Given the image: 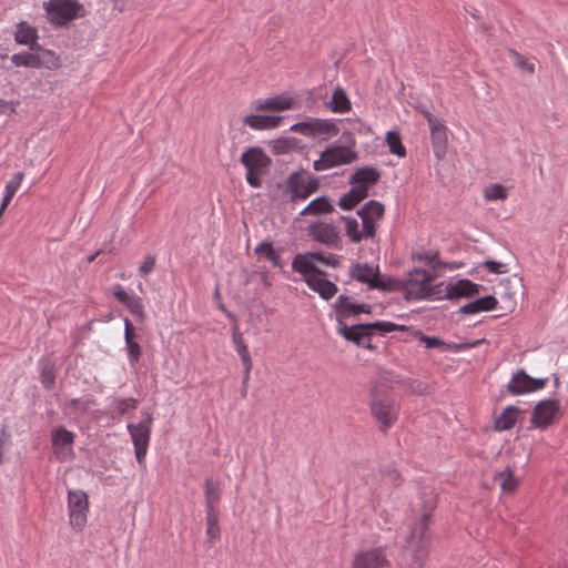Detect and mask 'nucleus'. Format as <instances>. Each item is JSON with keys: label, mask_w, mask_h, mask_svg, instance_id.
Returning <instances> with one entry per match:
<instances>
[{"label": "nucleus", "mask_w": 568, "mask_h": 568, "mask_svg": "<svg viewBox=\"0 0 568 568\" xmlns=\"http://www.w3.org/2000/svg\"><path fill=\"white\" fill-rule=\"evenodd\" d=\"M317 263L336 267L339 258L334 254L325 255L320 252L298 253L292 261V270L303 276L312 291L322 298L329 300L337 293V286L326 278V273L318 268Z\"/></svg>", "instance_id": "f257e3e1"}, {"label": "nucleus", "mask_w": 568, "mask_h": 568, "mask_svg": "<svg viewBox=\"0 0 568 568\" xmlns=\"http://www.w3.org/2000/svg\"><path fill=\"white\" fill-rule=\"evenodd\" d=\"M42 383L45 388H51L54 384V374L52 367L45 364L41 372Z\"/></svg>", "instance_id": "8fccbe9b"}, {"label": "nucleus", "mask_w": 568, "mask_h": 568, "mask_svg": "<svg viewBox=\"0 0 568 568\" xmlns=\"http://www.w3.org/2000/svg\"><path fill=\"white\" fill-rule=\"evenodd\" d=\"M372 331H379L383 333H390L398 328V326L392 322H376L371 324Z\"/></svg>", "instance_id": "3c124183"}, {"label": "nucleus", "mask_w": 568, "mask_h": 568, "mask_svg": "<svg viewBox=\"0 0 568 568\" xmlns=\"http://www.w3.org/2000/svg\"><path fill=\"white\" fill-rule=\"evenodd\" d=\"M10 60L14 67L38 69V50L14 53L11 55Z\"/></svg>", "instance_id": "e433bc0d"}, {"label": "nucleus", "mask_w": 568, "mask_h": 568, "mask_svg": "<svg viewBox=\"0 0 568 568\" xmlns=\"http://www.w3.org/2000/svg\"><path fill=\"white\" fill-rule=\"evenodd\" d=\"M485 265L489 270V272H491L494 274H501L504 272V270H503L504 265L499 262L486 261Z\"/></svg>", "instance_id": "5fc2aeb1"}, {"label": "nucleus", "mask_w": 568, "mask_h": 568, "mask_svg": "<svg viewBox=\"0 0 568 568\" xmlns=\"http://www.w3.org/2000/svg\"><path fill=\"white\" fill-rule=\"evenodd\" d=\"M509 55L513 58L514 63L517 68L521 69L523 71L527 72L528 74L535 73V63L518 53L515 50H509Z\"/></svg>", "instance_id": "a18cd8bd"}, {"label": "nucleus", "mask_w": 568, "mask_h": 568, "mask_svg": "<svg viewBox=\"0 0 568 568\" xmlns=\"http://www.w3.org/2000/svg\"><path fill=\"white\" fill-rule=\"evenodd\" d=\"M385 209L384 205L378 201H369L367 202L361 211H358V215L362 219L364 224L366 235H375L376 232V223L384 215Z\"/></svg>", "instance_id": "aec40b11"}, {"label": "nucleus", "mask_w": 568, "mask_h": 568, "mask_svg": "<svg viewBox=\"0 0 568 568\" xmlns=\"http://www.w3.org/2000/svg\"><path fill=\"white\" fill-rule=\"evenodd\" d=\"M125 345H126L128 356H129V361H130L131 365L136 364L142 354L140 344L136 341H134V342L128 341V342H125Z\"/></svg>", "instance_id": "49530a36"}, {"label": "nucleus", "mask_w": 568, "mask_h": 568, "mask_svg": "<svg viewBox=\"0 0 568 568\" xmlns=\"http://www.w3.org/2000/svg\"><path fill=\"white\" fill-rule=\"evenodd\" d=\"M6 210H2V205H0V219L2 217Z\"/></svg>", "instance_id": "e2e57ef3"}, {"label": "nucleus", "mask_w": 568, "mask_h": 568, "mask_svg": "<svg viewBox=\"0 0 568 568\" xmlns=\"http://www.w3.org/2000/svg\"><path fill=\"white\" fill-rule=\"evenodd\" d=\"M428 129L430 131V142L435 158L438 161L445 159L448 150V128L437 119L428 114Z\"/></svg>", "instance_id": "4468645a"}, {"label": "nucleus", "mask_w": 568, "mask_h": 568, "mask_svg": "<svg viewBox=\"0 0 568 568\" xmlns=\"http://www.w3.org/2000/svg\"><path fill=\"white\" fill-rule=\"evenodd\" d=\"M331 110L335 113H346L351 110V101L342 88H336L333 91Z\"/></svg>", "instance_id": "72a5a7b5"}, {"label": "nucleus", "mask_w": 568, "mask_h": 568, "mask_svg": "<svg viewBox=\"0 0 568 568\" xmlns=\"http://www.w3.org/2000/svg\"><path fill=\"white\" fill-rule=\"evenodd\" d=\"M484 342H485V339H476V341L468 342V343L447 344L436 337H428V348L442 347L444 351L458 353V352H463V351H467V349L477 347V346L481 345Z\"/></svg>", "instance_id": "c756f323"}, {"label": "nucleus", "mask_w": 568, "mask_h": 568, "mask_svg": "<svg viewBox=\"0 0 568 568\" xmlns=\"http://www.w3.org/2000/svg\"><path fill=\"white\" fill-rule=\"evenodd\" d=\"M296 105V100L287 94H277L266 99H258L252 102V109L258 111H275L282 112L293 110Z\"/></svg>", "instance_id": "a211bd4d"}, {"label": "nucleus", "mask_w": 568, "mask_h": 568, "mask_svg": "<svg viewBox=\"0 0 568 568\" xmlns=\"http://www.w3.org/2000/svg\"><path fill=\"white\" fill-rule=\"evenodd\" d=\"M353 184L351 191L353 192V195H356L357 199L363 201L368 195V190L366 185H363L358 182H351Z\"/></svg>", "instance_id": "603ef678"}, {"label": "nucleus", "mask_w": 568, "mask_h": 568, "mask_svg": "<svg viewBox=\"0 0 568 568\" xmlns=\"http://www.w3.org/2000/svg\"><path fill=\"white\" fill-rule=\"evenodd\" d=\"M384 547L372 548L355 555L353 568H389Z\"/></svg>", "instance_id": "f3484780"}, {"label": "nucleus", "mask_w": 568, "mask_h": 568, "mask_svg": "<svg viewBox=\"0 0 568 568\" xmlns=\"http://www.w3.org/2000/svg\"><path fill=\"white\" fill-rule=\"evenodd\" d=\"M483 195L487 202L505 201L508 197V189L500 183H494L484 189Z\"/></svg>", "instance_id": "a19ab883"}, {"label": "nucleus", "mask_w": 568, "mask_h": 568, "mask_svg": "<svg viewBox=\"0 0 568 568\" xmlns=\"http://www.w3.org/2000/svg\"><path fill=\"white\" fill-rule=\"evenodd\" d=\"M38 31L34 27L27 22H20L17 26L14 40L18 44L30 45L34 50L33 44H37Z\"/></svg>", "instance_id": "c85d7f7f"}, {"label": "nucleus", "mask_w": 568, "mask_h": 568, "mask_svg": "<svg viewBox=\"0 0 568 568\" xmlns=\"http://www.w3.org/2000/svg\"><path fill=\"white\" fill-rule=\"evenodd\" d=\"M521 413L523 412L520 408L514 405L505 407L501 414L494 420L495 429L498 432H504L513 428L518 422Z\"/></svg>", "instance_id": "bb28decb"}, {"label": "nucleus", "mask_w": 568, "mask_h": 568, "mask_svg": "<svg viewBox=\"0 0 568 568\" xmlns=\"http://www.w3.org/2000/svg\"><path fill=\"white\" fill-rule=\"evenodd\" d=\"M75 435L64 427H57L51 432V442L57 459L65 462L74 457L72 447Z\"/></svg>", "instance_id": "ddd939ff"}, {"label": "nucleus", "mask_w": 568, "mask_h": 568, "mask_svg": "<svg viewBox=\"0 0 568 568\" xmlns=\"http://www.w3.org/2000/svg\"><path fill=\"white\" fill-rule=\"evenodd\" d=\"M37 47H38V69L44 68L48 70H58L61 68V65H62L61 59L55 52H53L51 50H47V49H41L39 45H37Z\"/></svg>", "instance_id": "2f4dec72"}, {"label": "nucleus", "mask_w": 568, "mask_h": 568, "mask_svg": "<svg viewBox=\"0 0 568 568\" xmlns=\"http://www.w3.org/2000/svg\"><path fill=\"white\" fill-rule=\"evenodd\" d=\"M385 142L388 146V150L392 154L397 155L398 158L406 156V148L402 143V138L399 132L397 131H387L385 135Z\"/></svg>", "instance_id": "4c0bfd02"}, {"label": "nucleus", "mask_w": 568, "mask_h": 568, "mask_svg": "<svg viewBox=\"0 0 568 568\" xmlns=\"http://www.w3.org/2000/svg\"><path fill=\"white\" fill-rule=\"evenodd\" d=\"M356 159L357 153L353 149L343 145H334L322 152L321 158L314 161L313 168L317 172L325 171L335 166L349 164Z\"/></svg>", "instance_id": "1a4fd4ad"}, {"label": "nucleus", "mask_w": 568, "mask_h": 568, "mask_svg": "<svg viewBox=\"0 0 568 568\" xmlns=\"http://www.w3.org/2000/svg\"><path fill=\"white\" fill-rule=\"evenodd\" d=\"M381 175L376 169L373 168H364L357 170L352 176L351 182H358L367 187L376 184L379 180Z\"/></svg>", "instance_id": "f704fd0d"}, {"label": "nucleus", "mask_w": 568, "mask_h": 568, "mask_svg": "<svg viewBox=\"0 0 568 568\" xmlns=\"http://www.w3.org/2000/svg\"><path fill=\"white\" fill-rule=\"evenodd\" d=\"M156 260L153 255L144 256L143 261L139 266V273L141 276H146L150 274L155 267Z\"/></svg>", "instance_id": "09e8293b"}, {"label": "nucleus", "mask_w": 568, "mask_h": 568, "mask_svg": "<svg viewBox=\"0 0 568 568\" xmlns=\"http://www.w3.org/2000/svg\"><path fill=\"white\" fill-rule=\"evenodd\" d=\"M494 483L500 488L503 494L507 495L514 494L518 484L514 473L509 468L498 473L494 477Z\"/></svg>", "instance_id": "7c9ffc66"}, {"label": "nucleus", "mask_w": 568, "mask_h": 568, "mask_svg": "<svg viewBox=\"0 0 568 568\" xmlns=\"http://www.w3.org/2000/svg\"><path fill=\"white\" fill-rule=\"evenodd\" d=\"M479 290L480 285L466 278L448 284L440 283L435 286L428 285V300L471 297L479 294Z\"/></svg>", "instance_id": "20e7f679"}, {"label": "nucleus", "mask_w": 568, "mask_h": 568, "mask_svg": "<svg viewBox=\"0 0 568 568\" xmlns=\"http://www.w3.org/2000/svg\"><path fill=\"white\" fill-rule=\"evenodd\" d=\"M48 20L53 24L63 26L78 17L81 4L74 0H49L43 4Z\"/></svg>", "instance_id": "9b49d317"}, {"label": "nucleus", "mask_w": 568, "mask_h": 568, "mask_svg": "<svg viewBox=\"0 0 568 568\" xmlns=\"http://www.w3.org/2000/svg\"><path fill=\"white\" fill-rule=\"evenodd\" d=\"M282 120L278 115L248 114L244 116L243 123L253 130H270L277 128Z\"/></svg>", "instance_id": "5701e85b"}, {"label": "nucleus", "mask_w": 568, "mask_h": 568, "mask_svg": "<svg viewBox=\"0 0 568 568\" xmlns=\"http://www.w3.org/2000/svg\"><path fill=\"white\" fill-rule=\"evenodd\" d=\"M546 384V378L530 377L524 369H521L513 375L507 388L513 395H523L542 389Z\"/></svg>", "instance_id": "dca6fc26"}, {"label": "nucleus", "mask_w": 568, "mask_h": 568, "mask_svg": "<svg viewBox=\"0 0 568 568\" xmlns=\"http://www.w3.org/2000/svg\"><path fill=\"white\" fill-rule=\"evenodd\" d=\"M246 169V181L252 187L261 186V176L271 164V159L261 148H251L241 156Z\"/></svg>", "instance_id": "39448f33"}, {"label": "nucleus", "mask_w": 568, "mask_h": 568, "mask_svg": "<svg viewBox=\"0 0 568 568\" xmlns=\"http://www.w3.org/2000/svg\"><path fill=\"white\" fill-rule=\"evenodd\" d=\"M206 494H207V497H214V495L216 494L214 484L211 480L206 481Z\"/></svg>", "instance_id": "6e6d98bb"}, {"label": "nucleus", "mask_w": 568, "mask_h": 568, "mask_svg": "<svg viewBox=\"0 0 568 568\" xmlns=\"http://www.w3.org/2000/svg\"><path fill=\"white\" fill-rule=\"evenodd\" d=\"M337 320L339 325L343 324V320L352 315H357L356 304L349 302V298L341 295L335 304Z\"/></svg>", "instance_id": "58836bf2"}, {"label": "nucleus", "mask_w": 568, "mask_h": 568, "mask_svg": "<svg viewBox=\"0 0 568 568\" xmlns=\"http://www.w3.org/2000/svg\"><path fill=\"white\" fill-rule=\"evenodd\" d=\"M233 321H235V318ZM236 333H241V332L239 329V326H237L236 322H234L232 334H236Z\"/></svg>", "instance_id": "052dcab7"}, {"label": "nucleus", "mask_w": 568, "mask_h": 568, "mask_svg": "<svg viewBox=\"0 0 568 568\" xmlns=\"http://www.w3.org/2000/svg\"><path fill=\"white\" fill-rule=\"evenodd\" d=\"M312 237L327 246L337 247L339 245V235L336 227L327 223H318L310 229Z\"/></svg>", "instance_id": "4be33fe9"}, {"label": "nucleus", "mask_w": 568, "mask_h": 568, "mask_svg": "<svg viewBox=\"0 0 568 568\" xmlns=\"http://www.w3.org/2000/svg\"><path fill=\"white\" fill-rule=\"evenodd\" d=\"M153 415L151 410L142 413V419L136 424H129L128 432L134 445L136 462L142 465L149 448L152 432Z\"/></svg>", "instance_id": "7ed1b4c3"}, {"label": "nucleus", "mask_w": 568, "mask_h": 568, "mask_svg": "<svg viewBox=\"0 0 568 568\" xmlns=\"http://www.w3.org/2000/svg\"><path fill=\"white\" fill-rule=\"evenodd\" d=\"M498 301L496 297L489 295L476 301H473L459 308L460 314H477L480 312H488L496 308Z\"/></svg>", "instance_id": "cd10ccee"}, {"label": "nucleus", "mask_w": 568, "mask_h": 568, "mask_svg": "<svg viewBox=\"0 0 568 568\" xmlns=\"http://www.w3.org/2000/svg\"><path fill=\"white\" fill-rule=\"evenodd\" d=\"M427 261H428V283L430 282L432 276L436 275V272L439 270V267L444 266V267H448L449 270H455V268L459 267L457 264H454V263H442L438 260V252H434L433 254L428 253Z\"/></svg>", "instance_id": "37998d69"}, {"label": "nucleus", "mask_w": 568, "mask_h": 568, "mask_svg": "<svg viewBox=\"0 0 568 568\" xmlns=\"http://www.w3.org/2000/svg\"><path fill=\"white\" fill-rule=\"evenodd\" d=\"M214 296H215L216 300H221V294H220L219 288L215 290Z\"/></svg>", "instance_id": "680f3d73"}, {"label": "nucleus", "mask_w": 568, "mask_h": 568, "mask_svg": "<svg viewBox=\"0 0 568 568\" xmlns=\"http://www.w3.org/2000/svg\"><path fill=\"white\" fill-rule=\"evenodd\" d=\"M24 178V174L22 172H18L6 185L4 187V196L2 200V210H6L8 205L10 204L11 200L16 195L18 189L20 187V184Z\"/></svg>", "instance_id": "ea45409f"}, {"label": "nucleus", "mask_w": 568, "mask_h": 568, "mask_svg": "<svg viewBox=\"0 0 568 568\" xmlns=\"http://www.w3.org/2000/svg\"><path fill=\"white\" fill-rule=\"evenodd\" d=\"M356 310H357V314H361V313H369V306L368 305H365V304H362V305H356Z\"/></svg>", "instance_id": "4d7b16f0"}, {"label": "nucleus", "mask_w": 568, "mask_h": 568, "mask_svg": "<svg viewBox=\"0 0 568 568\" xmlns=\"http://www.w3.org/2000/svg\"><path fill=\"white\" fill-rule=\"evenodd\" d=\"M219 308L222 312H224L227 315L229 318L234 320V316L225 308V306L222 303L219 305Z\"/></svg>", "instance_id": "13d9d810"}, {"label": "nucleus", "mask_w": 568, "mask_h": 568, "mask_svg": "<svg viewBox=\"0 0 568 568\" xmlns=\"http://www.w3.org/2000/svg\"><path fill=\"white\" fill-rule=\"evenodd\" d=\"M351 276L361 283L367 284L369 288L382 291H395L399 284L395 278H383L377 266L374 267L366 263L354 265L351 270Z\"/></svg>", "instance_id": "0eeeda50"}, {"label": "nucleus", "mask_w": 568, "mask_h": 568, "mask_svg": "<svg viewBox=\"0 0 568 568\" xmlns=\"http://www.w3.org/2000/svg\"><path fill=\"white\" fill-rule=\"evenodd\" d=\"M69 524L75 531H82L87 525L89 499H68Z\"/></svg>", "instance_id": "412c9836"}, {"label": "nucleus", "mask_w": 568, "mask_h": 568, "mask_svg": "<svg viewBox=\"0 0 568 568\" xmlns=\"http://www.w3.org/2000/svg\"><path fill=\"white\" fill-rule=\"evenodd\" d=\"M138 399L135 398H115L113 400V409L119 415H124L138 407Z\"/></svg>", "instance_id": "c03bdc74"}, {"label": "nucleus", "mask_w": 568, "mask_h": 568, "mask_svg": "<svg viewBox=\"0 0 568 568\" xmlns=\"http://www.w3.org/2000/svg\"><path fill=\"white\" fill-rule=\"evenodd\" d=\"M71 497H75V495L72 493H69L68 498H71Z\"/></svg>", "instance_id": "0e129e2a"}, {"label": "nucleus", "mask_w": 568, "mask_h": 568, "mask_svg": "<svg viewBox=\"0 0 568 568\" xmlns=\"http://www.w3.org/2000/svg\"><path fill=\"white\" fill-rule=\"evenodd\" d=\"M255 253L260 256H263L267 261H270L274 266L281 267V256L276 251L274 250L272 243L270 242H262L255 247Z\"/></svg>", "instance_id": "79ce46f5"}, {"label": "nucleus", "mask_w": 568, "mask_h": 568, "mask_svg": "<svg viewBox=\"0 0 568 568\" xmlns=\"http://www.w3.org/2000/svg\"><path fill=\"white\" fill-rule=\"evenodd\" d=\"M399 284L395 291H402L406 300H423L426 297V271L415 268L407 274L406 280H396Z\"/></svg>", "instance_id": "f8f14e48"}, {"label": "nucleus", "mask_w": 568, "mask_h": 568, "mask_svg": "<svg viewBox=\"0 0 568 568\" xmlns=\"http://www.w3.org/2000/svg\"><path fill=\"white\" fill-rule=\"evenodd\" d=\"M318 179L307 171L293 172L286 180V191L292 201L305 200L317 191Z\"/></svg>", "instance_id": "6e6552de"}, {"label": "nucleus", "mask_w": 568, "mask_h": 568, "mask_svg": "<svg viewBox=\"0 0 568 568\" xmlns=\"http://www.w3.org/2000/svg\"><path fill=\"white\" fill-rule=\"evenodd\" d=\"M425 535H426V515H423L419 521L412 528V531L406 540V549L412 551L413 558L423 567L425 557Z\"/></svg>", "instance_id": "2eb2a0df"}, {"label": "nucleus", "mask_w": 568, "mask_h": 568, "mask_svg": "<svg viewBox=\"0 0 568 568\" xmlns=\"http://www.w3.org/2000/svg\"><path fill=\"white\" fill-rule=\"evenodd\" d=\"M100 253H101V251H98L97 253H94V254L90 255V256L87 258V261H88L89 263H92V262L97 258V256H98Z\"/></svg>", "instance_id": "bf43d9fd"}, {"label": "nucleus", "mask_w": 568, "mask_h": 568, "mask_svg": "<svg viewBox=\"0 0 568 568\" xmlns=\"http://www.w3.org/2000/svg\"><path fill=\"white\" fill-rule=\"evenodd\" d=\"M562 416L560 402L557 399H545L539 402L531 414L530 423L538 429H546L557 423Z\"/></svg>", "instance_id": "9d476101"}, {"label": "nucleus", "mask_w": 568, "mask_h": 568, "mask_svg": "<svg viewBox=\"0 0 568 568\" xmlns=\"http://www.w3.org/2000/svg\"><path fill=\"white\" fill-rule=\"evenodd\" d=\"M124 339L125 342H134L136 334L132 322L129 318H124Z\"/></svg>", "instance_id": "864d4df0"}, {"label": "nucleus", "mask_w": 568, "mask_h": 568, "mask_svg": "<svg viewBox=\"0 0 568 568\" xmlns=\"http://www.w3.org/2000/svg\"><path fill=\"white\" fill-rule=\"evenodd\" d=\"M338 333L346 339L356 343L357 345H364V339L368 338L372 328L371 324H359L347 326L345 324H341L338 327Z\"/></svg>", "instance_id": "b1692460"}, {"label": "nucleus", "mask_w": 568, "mask_h": 568, "mask_svg": "<svg viewBox=\"0 0 568 568\" xmlns=\"http://www.w3.org/2000/svg\"><path fill=\"white\" fill-rule=\"evenodd\" d=\"M113 296L139 321L142 322L145 320V308L140 296L126 292L120 284L113 286Z\"/></svg>", "instance_id": "6ab92c4d"}, {"label": "nucleus", "mask_w": 568, "mask_h": 568, "mask_svg": "<svg viewBox=\"0 0 568 568\" xmlns=\"http://www.w3.org/2000/svg\"><path fill=\"white\" fill-rule=\"evenodd\" d=\"M232 342H233L235 351L239 354V356L242 361V364L244 366L243 384L245 385L250 378V373H251V369L253 366L252 357H251L248 347L243 338L242 333L232 334Z\"/></svg>", "instance_id": "a878e982"}, {"label": "nucleus", "mask_w": 568, "mask_h": 568, "mask_svg": "<svg viewBox=\"0 0 568 568\" xmlns=\"http://www.w3.org/2000/svg\"><path fill=\"white\" fill-rule=\"evenodd\" d=\"M291 131L308 138L327 140L336 136L339 129L334 120L308 118L303 122L293 124Z\"/></svg>", "instance_id": "423d86ee"}, {"label": "nucleus", "mask_w": 568, "mask_h": 568, "mask_svg": "<svg viewBox=\"0 0 568 568\" xmlns=\"http://www.w3.org/2000/svg\"><path fill=\"white\" fill-rule=\"evenodd\" d=\"M219 520L220 511L214 506L213 500L209 499L206 507V541L209 544H213L221 536Z\"/></svg>", "instance_id": "393cba45"}, {"label": "nucleus", "mask_w": 568, "mask_h": 568, "mask_svg": "<svg viewBox=\"0 0 568 568\" xmlns=\"http://www.w3.org/2000/svg\"><path fill=\"white\" fill-rule=\"evenodd\" d=\"M361 202L356 195H353V192L349 190L345 193L338 201V205L343 210H351Z\"/></svg>", "instance_id": "de8ad7c7"}, {"label": "nucleus", "mask_w": 568, "mask_h": 568, "mask_svg": "<svg viewBox=\"0 0 568 568\" xmlns=\"http://www.w3.org/2000/svg\"><path fill=\"white\" fill-rule=\"evenodd\" d=\"M333 211V206L329 201L322 196L310 202L305 209L301 212L302 215H317L329 213Z\"/></svg>", "instance_id": "c9c22d12"}, {"label": "nucleus", "mask_w": 568, "mask_h": 568, "mask_svg": "<svg viewBox=\"0 0 568 568\" xmlns=\"http://www.w3.org/2000/svg\"><path fill=\"white\" fill-rule=\"evenodd\" d=\"M345 223L346 235L351 239L352 242L358 243L363 239H371L374 235H366L364 224H359L356 219L353 217H343Z\"/></svg>", "instance_id": "473e14b6"}, {"label": "nucleus", "mask_w": 568, "mask_h": 568, "mask_svg": "<svg viewBox=\"0 0 568 568\" xmlns=\"http://www.w3.org/2000/svg\"><path fill=\"white\" fill-rule=\"evenodd\" d=\"M369 408L379 425V429L384 433L397 420L398 407L393 397L377 386L372 390Z\"/></svg>", "instance_id": "f03ea898"}]
</instances>
